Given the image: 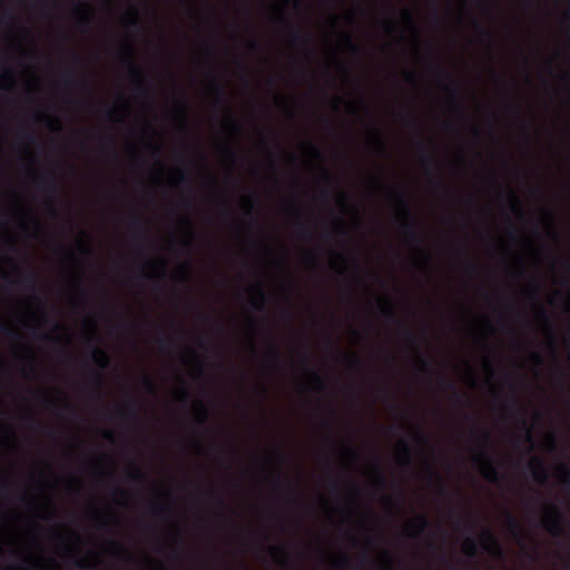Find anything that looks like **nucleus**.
Returning a JSON list of instances; mask_svg holds the SVG:
<instances>
[{
	"label": "nucleus",
	"instance_id": "20e7f679",
	"mask_svg": "<svg viewBox=\"0 0 570 570\" xmlns=\"http://www.w3.org/2000/svg\"><path fill=\"white\" fill-rule=\"evenodd\" d=\"M243 202V217L248 220L249 228H259L262 226L258 222V217L256 214V207L259 205V196L254 191H248L242 197Z\"/></svg>",
	"mask_w": 570,
	"mask_h": 570
},
{
	"label": "nucleus",
	"instance_id": "cd10ccee",
	"mask_svg": "<svg viewBox=\"0 0 570 570\" xmlns=\"http://www.w3.org/2000/svg\"><path fill=\"white\" fill-rule=\"evenodd\" d=\"M381 314H382L383 318L389 323L399 322L393 306L391 304H389L387 302H385L381 306Z\"/></svg>",
	"mask_w": 570,
	"mask_h": 570
},
{
	"label": "nucleus",
	"instance_id": "7ed1b4c3",
	"mask_svg": "<svg viewBox=\"0 0 570 570\" xmlns=\"http://www.w3.org/2000/svg\"><path fill=\"white\" fill-rule=\"evenodd\" d=\"M475 463H479L481 466L482 476L489 482H499L503 479V474L498 470L493 458L489 454L488 451L482 450L479 451L473 458Z\"/></svg>",
	"mask_w": 570,
	"mask_h": 570
},
{
	"label": "nucleus",
	"instance_id": "ddd939ff",
	"mask_svg": "<svg viewBox=\"0 0 570 570\" xmlns=\"http://www.w3.org/2000/svg\"><path fill=\"white\" fill-rule=\"evenodd\" d=\"M533 480L540 484H546L549 480V473L542 459L533 456L528 463Z\"/></svg>",
	"mask_w": 570,
	"mask_h": 570
},
{
	"label": "nucleus",
	"instance_id": "5701e85b",
	"mask_svg": "<svg viewBox=\"0 0 570 570\" xmlns=\"http://www.w3.org/2000/svg\"><path fill=\"white\" fill-rule=\"evenodd\" d=\"M401 462L403 466L410 469L412 466V454L409 443L405 440L400 441Z\"/></svg>",
	"mask_w": 570,
	"mask_h": 570
},
{
	"label": "nucleus",
	"instance_id": "1a4fd4ad",
	"mask_svg": "<svg viewBox=\"0 0 570 570\" xmlns=\"http://www.w3.org/2000/svg\"><path fill=\"white\" fill-rule=\"evenodd\" d=\"M302 364L306 367L307 373L311 377V381L313 383V387L318 393H326L328 390V386L323 379V376L320 375V373L309 365V356L307 353L303 354L301 356Z\"/></svg>",
	"mask_w": 570,
	"mask_h": 570
},
{
	"label": "nucleus",
	"instance_id": "79ce46f5",
	"mask_svg": "<svg viewBox=\"0 0 570 570\" xmlns=\"http://www.w3.org/2000/svg\"><path fill=\"white\" fill-rule=\"evenodd\" d=\"M229 125H230V129H232L233 134H235L236 136H242L243 135V132H244V125L240 121L232 118L230 121H229Z\"/></svg>",
	"mask_w": 570,
	"mask_h": 570
},
{
	"label": "nucleus",
	"instance_id": "37998d69",
	"mask_svg": "<svg viewBox=\"0 0 570 570\" xmlns=\"http://www.w3.org/2000/svg\"><path fill=\"white\" fill-rule=\"evenodd\" d=\"M473 433H476L478 436H479V440L485 444V445H490L491 444V435L488 431H480L478 428H474L473 429Z\"/></svg>",
	"mask_w": 570,
	"mask_h": 570
},
{
	"label": "nucleus",
	"instance_id": "052dcab7",
	"mask_svg": "<svg viewBox=\"0 0 570 570\" xmlns=\"http://www.w3.org/2000/svg\"><path fill=\"white\" fill-rule=\"evenodd\" d=\"M403 121H404V124H406V125H407V124L415 125V126L417 125V122H416L415 118H414L413 116H411L410 114H405V115L403 116Z\"/></svg>",
	"mask_w": 570,
	"mask_h": 570
},
{
	"label": "nucleus",
	"instance_id": "3c124183",
	"mask_svg": "<svg viewBox=\"0 0 570 570\" xmlns=\"http://www.w3.org/2000/svg\"><path fill=\"white\" fill-rule=\"evenodd\" d=\"M230 156H232L234 163H237L238 160H242L243 163L248 161V157L245 154H239L237 151H230Z\"/></svg>",
	"mask_w": 570,
	"mask_h": 570
},
{
	"label": "nucleus",
	"instance_id": "4be33fe9",
	"mask_svg": "<svg viewBox=\"0 0 570 570\" xmlns=\"http://www.w3.org/2000/svg\"><path fill=\"white\" fill-rule=\"evenodd\" d=\"M374 139H373V146H374V153L379 156H385L387 153L386 144L384 141L383 135L381 130L377 127H374Z\"/></svg>",
	"mask_w": 570,
	"mask_h": 570
},
{
	"label": "nucleus",
	"instance_id": "f03ea898",
	"mask_svg": "<svg viewBox=\"0 0 570 570\" xmlns=\"http://www.w3.org/2000/svg\"><path fill=\"white\" fill-rule=\"evenodd\" d=\"M564 515L558 505L551 503L542 518L541 525L552 535L559 537L563 532Z\"/></svg>",
	"mask_w": 570,
	"mask_h": 570
},
{
	"label": "nucleus",
	"instance_id": "a211bd4d",
	"mask_svg": "<svg viewBox=\"0 0 570 570\" xmlns=\"http://www.w3.org/2000/svg\"><path fill=\"white\" fill-rule=\"evenodd\" d=\"M505 521L509 532L513 535V538H515L520 542L523 541L524 531L518 519L512 513L507 512Z\"/></svg>",
	"mask_w": 570,
	"mask_h": 570
},
{
	"label": "nucleus",
	"instance_id": "aec40b11",
	"mask_svg": "<svg viewBox=\"0 0 570 570\" xmlns=\"http://www.w3.org/2000/svg\"><path fill=\"white\" fill-rule=\"evenodd\" d=\"M537 312H538L539 318L544 324L546 332H547L548 336L553 341L554 340V328H553V325H552V322H551L548 311L542 305L539 304Z\"/></svg>",
	"mask_w": 570,
	"mask_h": 570
},
{
	"label": "nucleus",
	"instance_id": "2eb2a0df",
	"mask_svg": "<svg viewBox=\"0 0 570 570\" xmlns=\"http://www.w3.org/2000/svg\"><path fill=\"white\" fill-rule=\"evenodd\" d=\"M246 347L248 352L253 355H257V347L255 344V333L258 326V322L255 320L253 314H248L246 318Z\"/></svg>",
	"mask_w": 570,
	"mask_h": 570
},
{
	"label": "nucleus",
	"instance_id": "a878e982",
	"mask_svg": "<svg viewBox=\"0 0 570 570\" xmlns=\"http://www.w3.org/2000/svg\"><path fill=\"white\" fill-rule=\"evenodd\" d=\"M508 193V196L511 200V212L518 215L519 217H523V210L521 206L520 197L511 189H505Z\"/></svg>",
	"mask_w": 570,
	"mask_h": 570
},
{
	"label": "nucleus",
	"instance_id": "338daca9",
	"mask_svg": "<svg viewBox=\"0 0 570 570\" xmlns=\"http://www.w3.org/2000/svg\"><path fill=\"white\" fill-rule=\"evenodd\" d=\"M175 397L179 401L183 400L185 397L184 389H177L175 392Z\"/></svg>",
	"mask_w": 570,
	"mask_h": 570
},
{
	"label": "nucleus",
	"instance_id": "e433bc0d",
	"mask_svg": "<svg viewBox=\"0 0 570 570\" xmlns=\"http://www.w3.org/2000/svg\"><path fill=\"white\" fill-rule=\"evenodd\" d=\"M189 275V269L186 265H180L174 271L173 277L178 281H186Z\"/></svg>",
	"mask_w": 570,
	"mask_h": 570
},
{
	"label": "nucleus",
	"instance_id": "58836bf2",
	"mask_svg": "<svg viewBox=\"0 0 570 570\" xmlns=\"http://www.w3.org/2000/svg\"><path fill=\"white\" fill-rule=\"evenodd\" d=\"M342 357L347 363V365L352 368H357L362 365V361H361L360 356H357L356 354L342 355Z\"/></svg>",
	"mask_w": 570,
	"mask_h": 570
},
{
	"label": "nucleus",
	"instance_id": "412c9836",
	"mask_svg": "<svg viewBox=\"0 0 570 570\" xmlns=\"http://www.w3.org/2000/svg\"><path fill=\"white\" fill-rule=\"evenodd\" d=\"M147 273L151 277H161L166 274V263L163 259H156L147 264Z\"/></svg>",
	"mask_w": 570,
	"mask_h": 570
},
{
	"label": "nucleus",
	"instance_id": "6e6552de",
	"mask_svg": "<svg viewBox=\"0 0 570 570\" xmlns=\"http://www.w3.org/2000/svg\"><path fill=\"white\" fill-rule=\"evenodd\" d=\"M283 22L288 30L291 43L295 47L297 46H309L312 42V36L309 32L304 31L299 27H296L289 23L286 19L282 18L279 20Z\"/></svg>",
	"mask_w": 570,
	"mask_h": 570
},
{
	"label": "nucleus",
	"instance_id": "603ef678",
	"mask_svg": "<svg viewBox=\"0 0 570 570\" xmlns=\"http://www.w3.org/2000/svg\"><path fill=\"white\" fill-rule=\"evenodd\" d=\"M546 442L550 451H554L557 449V440L554 434H550Z\"/></svg>",
	"mask_w": 570,
	"mask_h": 570
},
{
	"label": "nucleus",
	"instance_id": "6e6d98bb",
	"mask_svg": "<svg viewBox=\"0 0 570 570\" xmlns=\"http://www.w3.org/2000/svg\"><path fill=\"white\" fill-rule=\"evenodd\" d=\"M285 4H292L294 9L301 10L303 7L302 0H282Z\"/></svg>",
	"mask_w": 570,
	"mask_h": 570
},
{
	"label": "nucleus",
	"instance_id": "423d86ee",
	"mask_svg": "<svg viewBox=\"0 0 570 570\" xmlns=\"http://www.w3.org/2000/svg\"><path fill=\"white\" fill-rule=\"evenodd\" d=\"M19 318L26 327L37 328L42 323V313L37 307L23 305L19 309Z\"/></svg>",
	"mask_w": 570,
	"mask_h": 570
},
{
	"label": "nucleus",
	"instance_id": "4d7b16f0",
	"mask_svg": "<svg viewBox=\"0 0 570 570\" xmlns=\"http://www.w3.org/2000/svg\"><path fill=\"white\" fill-rule=\"evenodd\" d=\"M360 561L362 564L368 563L371 561V556L367 550H364L360 553Z\"/></svg>",
	"mask_w": 570,
	"mask_h": 570
},
{
	"label": "nucleus",
	"instance_id": "2f4dec72",
	"mask_svg": "<svg viewBox=\"0 0 570 570\" xmlns=\"http://www.w3.org/2000/svg\"><path fill=\"white\" fill-rule=\"evenodd\" d=\"M271 553L273 557L279 554L283 557V564H288L289 558L285 546H273L271 547Z\"/></svg>",
	"mask_w": 570,
	"mask_h": 570
},
{
	"label": "nucleus",
	"instance_id": "a19ab883",
	"mask_svg": "<svg viewBox=\"0 0 570 570\" xmlns=\"http://www.w3.org/2000/svg\"><path fill=\"white\" fill-rule=\"evenodd\" d=\"M373 468H374V471L377 475L376 478V483L380 488H384L385 487V480H384V476H383V473H382V470H381V465L379 463L377 460H375L374 464H373Z\"/></svg>",
	"mask_w": 570,
	"mask_h": 570
},
{
	"label": "nucleus",
	"instance_id": "f3484780",
	"mask_svg": "<svg viewBox=\"0 0 570 570\" xmlns=\"http://www.w3.org/2000/svg\"><path fill=\"white\" fill-rule=\"evenodd\" d=\"M440 385L444 390H450L453 392V400L458 405H466L468 399L465 394L461 393L458 389L454 382L446 379L444 375L441 376Z\"/></svg>",
	"mask_w": 570,
	"mask_h": 570
},
{
	"label": "nucleus",
	"instance_id": "4c0bfd02",
	"mask_svg": "<svg viewBox=\"0 0 570 570\" xmlns=\"http://www.w3.org/2000/svg\"><path fill=\"white\" fill-rule=\"evenodd\" d=\"M305 148L308 151V154L311 156H313L314 158H316V159H322L323 158L322 151L320 150V148L313 141H311V140L307 141L305 144Z\"/></svg>",
	"mask_w": 570,
	"mask_h": 570
},
{
	"label": "nucleus",
	"instance_id": "13d9d810",
	"mask_svg": "<svg viewBox=\"0 0 570 570\" xmlns=\"http://www.w3.org/2000/svg\"><path fill=\"white\" fill-rule=\"evenodd\" d=\"M539 294H540V286L539 284H535L533 286V288L530 291V297L533 298L534 301H539Z\"/></svg>",
	"mask_w": 570,
	"mask_h": 570
},
{
	"label": "nucleus",
	"instance_id": "69168bd1",
	"mask_svg": "<svg viewBox=\"0 0 570 570\" xmlns=\"http://www.w3.org/2000/svg\"><path fill=\"white\" fill-rule=\"evenodd\" d=\"M281 478H282V473H281V471H277L276 479H275V482H274V488L275 489H279L282 487Z\"/></svg>",
	"mask_w": 570,
	"mask_h": 570
},
{
	"label": "nucleus",
	"instance_id": "72a5a7b5",
	"mask_svg": "<svg viewBox=\"0 0 570 570\" xmlns=\"http://www.w3.org/2000/svg\"><path fill=\"white\" fill-rule=\"evenodd\" d=\"M351 559L346 553H341L334 562V567L343 570L351 567Z\"/></svg>",
	"mask_w": 570,
	"mask_h": 570
},
{
	"label": "nucleus",
	"instance_id": "9d476101",
	"mask_svg": "<svg viewBox=\"0 0 570 570\" xmlns=\"http://www.w3.org/2000/svg\"><path fill=\"white\" fill-rule=\"evenodd\" d=\"M265 365L273 371H281L284 367V361L279 348L269 340L268 347L265 352Z\"/></svg>",
	"mask_w": 570,
	"mask_h": 570
},
{
	"label": "nucleus",
	"instance_id": "e2e57ef3",
	"mask_svg": "<svg viewBox=\"0 0 570 570\" xmlns=\"http://www.w3.org/2000/svg\"><path fill=\"white\" fill-rule=\"evenodd\" d=\"M258 392L261 393V395H262L264 399H266V397H267V395H268V389H267V386H266V385H264V384H261V385L258 386Z\"/></svg>",
	"mask_w": 570,
	"mask_h": 570
},
{
	"label": "nucleus",
	"instance_id": "bf43d9fd",
	"mask_svg": "<svg viewBox=\"0 0 570 570\" xmlns=\"http://www.w3.org/2000/svg\"><path fill=\"white\" fill-rule=\"evenodd\" d=\"M345 452L353 460H356L358 458L357 452L352 446H345Z\"/></svg>",
	"mask_w": 570,
	"mask_h": 570
},
{
	"label": "nucleus",
	"instance_id": "de8ad7c7",
	"mask_svg": "<svg viewBox=\"0 0 570 570\" xmlns=\"http://www.w3.org/2000/svg\"><path fill=\"white\" fill-rule=\"evenodd\" d=\"M421 370L428 374L432 373V366L430 364V360L420 355Z\"/></svg>",
	"mask_w": 570,
	"mask_h": 570
},
{
	"label": "nucleus",
	"instance_id": "8fccbe9b",
	"mask_svg": "<svg viewBox=\"0 0 570 570\" xmlns=\"http://www.w3.org/2000/svg\"><path fill=\"white\" fill-rule=\"evenodd\" d=\"M415 441L422 445H426L429 443V439L426 438V435L419 429L415 434Z\"/></svg>",
	"mask_w": 570,
	"mask_h": 570
},
{
	"label": "nucleus",
	"instance_id": "9b49d317",
	"mask_svg": "<svg viewBox=\"0 0 570 570\" xmlns=\"http://www.w3.org/2000/svg\"><path fill=\"white\" fill-rule=\"evenodd\" d=\"M512 390V397L510 400V405L512 413L518 416L519 422L521 423L522 428L525 430V436L529 442H532V433L530 429L528 428L527 420L524 417V407L520 404L517 390L513 385H511Z\"/></svg>",
	"mask_w": 570,
	"mask_h": 570
},
{
	"label": "nucleus",
	"instance_id": "c9c22d12",
	"mask_svg": "<svg viewBox=\"0 0 570 570\" xmlns=\"http://www.w3.org/2000/svg\"><path fill=\"white\" fill-rule=\"evenodd\" d=\"M128 115V106L126 104H121L119 108H117L114 112L111 118H114L117 121H122Z\"/></svg>",
	"mask_w": 570,
	"mask_h": 570
},
{
	"label": "nucleus",
	"instance_id": "dca6fc26",
	"mask_svg": "<svg viewBox=\"0 0 570 570\" xmlns=\"http://www.w3.org/2000/svg\"><path fill=\"white\" fill-rule=\"evenodd\" d=\"M465 529H466V532L469 533V535L464 540L463 551L469 558H475L476 553H478L476 540L472 535L473 530H474V524L471 521H468Z\"/></svg>",
	"mask_w": 570,
	"mask_h": 570
},
{
	"label": "nucleus",
	"instance_id": "473e14b6",
	"mask_svg": "<svg viewBox=\"0 0 570 570\" xmlns=\"http://www.w3.org/2000/svg\"><path fill=\"white\" fill-rule=\"evenodd\" d=\"M240 38L244 41V45L248 49V51H250V52H259L262 50L261 42L257 39L244 38L243 36Z\"/></svg>",
	"mask_w": 570,
	"mask_h": 570
},
{
	"label": "nucleus",
	"instance_id": "f257e3e1",
	"mask_svg": "<svg viewBox=\"0 0 570 570\" xmlns=\"http://www.w3.org/2000/svg\"><path fill=\"white\" fill-rule=\"evenodd\" d=\"M395 198L401 207L399 216L402 217L403 223L401 229L405 235L406 239L413 244H422L423 237L417 229V220L414 218L409 199L405 195L404 189H400L395 194Z\"/></svg>",
	"mask_w": 570,
	"mask_h": 570
},
{
	"label": "nucleus",
	"instance_id": "49530a36",
	"mask_svg": "<svg viewBox=\"0 0 570 570\" xmlns=\"http://www.w3.org/2000/svg\"><path fill=\"white\" fill-rule=\"evenodd\" d=\"M287 499L291 502H301L299 492L293 489L292 485H288Z\"/></svg>",
	"mask_w": 570,
	"mask_h": 570
},
{
	"label": "nucleus",
	"instance_id": "c03bdc74",
	"mask_svg": "<svg viewBox=\"0 0 570 570\" xmlns=\"http://www.w3.org/2000/svg\"><path fill=\"white\" fill-rule=\"evenodd\" d=\"M402 327L404 328V336H405L406 341L411 345L416 346L417 345L416 335L411 330H409L405 325L402 324Z\"/></svg>",
	"mask_w": 570,
	"mask_h": 570
},
{
	"label": "nucleus",
	"instance_id": "a18cd8bd",
	"mask_svg": "<svg viewBox=\"0 0 570 570\" xmlns=\"http://www.w3.org/2000/svg\"><path fill=\"white\" fill-rule=\"evenodd\" d=\"M402 18L403 20L410 24L415 31H416V27H415V22H414V18H413V14L410 10H403L402 11Z\"/></svg>",
	"mask_w": 570,
	"mask_h": 570
},
{
	"label": "nucleus",
	"instance_id": "f704fd0d",
	"mask_svg": "<svg viewBox=\"0 0 570 570\" xmlns=\"http://www.w3.org/2000/svg\"><path fill=\"white\" fill-rule=\"evenodd\" d=\"M14 78L11 73L4 72L0 77V87L3 89H10L14 86Z\"/></svg>",
	"mask_w": 570,
	"mask_h": 570
},
{
	"label": "nucleus",
	"instance_id": "c756f323",
	"mask_svg": "<svg viewBox=\"0 0 570 570\" xmlns=\"http://www.w3.org/2000/svg\"><path fill=\"white\" fill-rule=\"evenodd\" d=\"M296 232L298 236L303 239H311L312 237V229L311 227L298 217L296 223Z\"/></svg>",
	"mask_w": 570,
	"mask_h": 570
},
{
	"label": "nucleus",
	"instance_id": "ea45409f",
	"mask_svg": "<svg viewBox=\"0 0 570 570\" xmlns=\"http://www.w3.org/2000/svg\"><path fill=\"white\" fill-rule=\"evenodd\" d=\"M474 22V26L476 27V29L480 31V33L485 37L491 43L493 42L494 40V35L493 32L489 29V28H485L483 27L480 22H478L476 20H473Z\"/></svg>",
	"mask_w": 570,
	"mask_h": 570
},
{
	"label": "nucleus",
	"instance_id": "4468645a",
	"mask_svg": "<svg viewBox=\"0 0 570 570\" xmlns=\"http://www.w3.org/2000/svg\"><path fill=\"white\" fill-rule=\"evenodd\" d=\"M481 541L482 548L489 553L500 558L503 556L502 546L491 530H485L482 532Z\"/></svg>",
	"mask_w": 570,
	"mask_h": 570
},
{
	"label": "nucleus",
	"instance_id": "39448f33",
	"mask_svg": "<svg viewBox=\"0 0 570 570\" xmlns=\"http://www.w3.org/2000/svg\"><path fill=\"white\" fill-rule=\"evenodd\" d=\"M435 76L438 78H444L450 81L449 85L444 87L445 91L450 95L451 99L458 105L459 109L462 110L463 102L460 98V91L456 81L454 78L448 73L440 63L434 65Z\"/></svg>",
	"mask_w": 570,
	"mask_h": 570
},
{
	"label": "nucleus",
	"instance_id": "7c9ffc66",
	"mask_svg": "<svg viewBox=\"0 0 570 570\" xmlns=\"http://www.w3.org/2000/svg\"><path fill=\"white\" fill-rule=\"evenodd\" d=\"M92 358L96 362V364L99 365L100 367H106L109 363V357L107 353L100 348H96L92 352Z\"/></svg>",
	"mask_w": 570,
	"mask_h": 570
},
{
	"label": "nucleus",
	"instance_id": "6ab92c4d",
	"mask_svg": "<svg viewBox=\"0 0 570 570\" xmlns=\"http://www.w3.org/2000/svg\"><path fill=\"white\" fill-rule=\"evenodd\" d=\"M411 527L413 528L414 532L411 533V537H421L425 530L430 527V520L429 518L420 513L415 517L414 522L411 523Z\"/></svg>",
	"mask_w": 570,
	"mask_h": 570
},
{
	"label": "nucleus",
	"instance_id": "bb28decb",
	"mask_svg": "<svg viewBox=\"0 0 570 570\" xmlns=\"http://www.w3.org/2000/svg\"><path fill=\"white\" fill-rule=\"evenodd\" d=\"M239 2H240L239 12L242 13V16L244 17V19L246 21V28H249L252 18H253V10H252L249 0H239Z\"/></svg>",
	"mask_w": 570,
	"mask_h": 570
},
{
	"label": "nucleus",
	"instance_id": "b1692460",
	"mask_svg": "<svg viewBox=\"0 0 570 570\" xmlns=\"http://www.w3.org/2000/svg\"><path fill=\"white\" fill-rule=\"evenodd\" d=\"M342 37V41L345 46V48L353 55H361L362 51H363V47L358 46L357 43L354 42L352 36L350 33H342L341 35Z\"/></svg>",
	"mask_w": 570,
	"mask_h": 570
},
{
	"label": "nucleus",
	"instance_id": "c85d7f7f",
	"mask_svg": "<svg viewBox=\"0 0 570 570\" xmlns=\"http://www.w3.org/2000/svg\"><path fill=\"white\" fill-rule=\"evenodd\" d=\"M53 508L49 499L43 498L40 503L38 504V512L37 514L40 518H48L50 514H52Z\"/></svg>",
	"mask_w": 570,
	"mask_h": 570
},
{
	"label": "nucleus",
	"instance_id": "09e8293b",
	"mask_svg": "<svg viewBox=\"0 0 570 570\" xmlns=\"http://www.w3.org/2000/svg\"><path fill=\"white\" fill-rule=\"evenodd\" d=\"M422 149V163L424 165H431L434 161V158L425 150L423 142L421 144Z\"/></svg>",
	"mask_w": 570,
	"mask_h": 570
},
{
	"label": "nucleus",
	"instance_id": "0eeeda50",
	"mask_svg": "<svg viewBox=\"0 0 570 570\" xmlns=\"http://www.w3.org/2000/svg\"><path fill=\"white\" fill-rule=\"evenodd\" d=\"M236 67L239 71V78L243 83L245 92L250 97L253 107H256V100L254 98V90L250 81V67L247 61L240 57L236 59Z\"/></svg>",
	"mask_w": 570,
	"mask_h": 570
},
{
	"label": "nucleus",
	"instance_id": "0e129e2a",
	"mask_svg": "<svg viewBox=\"0 0 570 570\" xmlns=\"http://www.w3.org/2000/svg\"><path fill=\"white\" fill-rule=\"evenodd\" d=\"M429 474L431 478H436L439 482L442 481L440 474L431 465H429Z\"/></svg>",
	"mask_w": 570,
	"mask_h": 570
},
{
	"label": "nucleus",
	"instance_id": "864d4df0",
	"mask_svg": "<svg viewBox=\"0 0 570 570\" xmlns=\"http://www.w3.org/2000/svg\"><path fill=\"white\" fill-rule=\"evenodd\" d=\"M238 376H239V380H240V383H242V387L244 390L245 389V384L248 381V373H247V371L245 368H240L239 372H238Z\"/></svg>",
	"mask_w": 570,
	"mask_h": 570
},
{
	"label": "nucleus",
	"instance_id": "393cba45",
	"mask_svg": "<svg viewBox=\"0 0 570 570\" xmlns=\"http://www.w3.org/2000/svg\"><path fill=\"white\" fill-rule=\"evenodd\" d=\"M184 178L183 171L179 168H170L166 173V181L168 185L176 187Z\"/></svg>",
	"mask_w": 570,
	"mask_h": 570
},
{
	"label": "nucleus",
	"instance_id": "5fc2aeb1",
	"mask_svg": "<svg viewBox=\"0 0 570 570\" xmlns=\"http://www.w3.org/2000/svg\"><path fill=\"white\" fill-rule=\"evenodd\" d=\"M258 144H259V147L264 150H268L269 149V142H268V139L266 138L265 135L263 134H259V139H258Z\"/></svg>",
	"mask_w": 570,
	"mask_h": 570
},
{
	"label": "nucleus",
	"instance_id": "f8f14e48",
	"mask_svg": "<svg viewBox=\"0 0 570 570\" xmlns=\"http://www.w3.org/2000/svg\"><path fill=\"white\" fill-rule=\"evenodd\" d=\"M254 296L248 299L253 311L263 312L266 307L267 294L262 283H256L250 287Z\"/></svg>",
	"mask_w": 570,
	"mask_h": 570
},
{
	"label": "nucleus",
	"instance_id": "680f3d73",
	"mask_svg": "<svg viewBox=\"0 0 570 570\" xmlns=\"http://www.w3.org/2000/svg\"><path fill=\"white\" fill-rule=\"evenodd\" d=\"M465 263H466V268L470 273H473V274L476 273V266L470 258L465 257Z\"/></svg>",
	"mask_w": 570,
	"mask_h": 570
},
{
	"label": "nucleus",
	"instance_id": "774afa93",
	"mask_svg": "<svg viewBox=\"0 0 570 570\" xmlns=\"http://www.w3.org/2000/svg\"><path fill=\"white\" fill-rule=\"evenodd\" d=\"M531 357L535 362V364H538V365L542 364V357L539 353H532Z\"/></svg>",
	"mask_w": 570,
	"mask_h": 570
}]
</instances>
